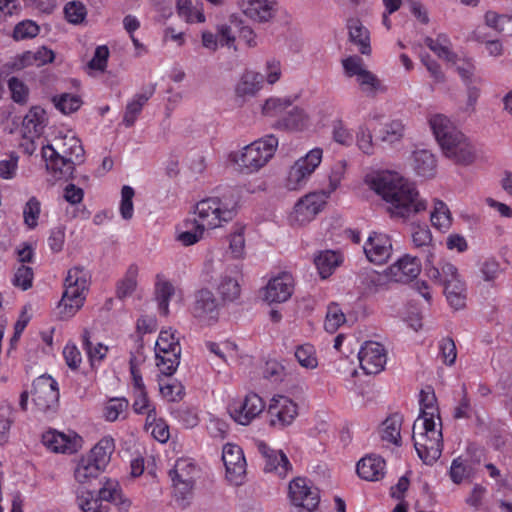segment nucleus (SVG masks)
Wrapping results in <instances>:
<instances>
[{
    "mask_svg": "<svg viewBox=\"0 0 512 512\" xmlns=\"http://www.w3.org/2000/svg\"><path fill=\"white\" fill-rule=\"evenodd\" d=\"M449 475L453 483L460 484L473 476V467L467 460L458 457L452 461Z\"/></svg>",
    "mask_w": 512,
    "mask_h": 512,
    "instance_id": "nucleus-59",
    "label": "nucleus"
},
{
    "mask_svg": "<svg viewBox=\"0 0 512 512\" xmlns=\"http://www.w3.org/2000/svg\"><path fill=\"white\" fill-rule=\"evenodd\" d=\"M152 93V91L147 93H137L127 102L123 115V124L126 127L134 125L144 105L152 96Z\"/></svg>",
    "mask_w": 512,
    "mask_h": 512,
    "instance_id": "nucleus-44",
    "label": "nucleus"
},
{
    "mask_svg": "<svg viewBox=\"0 0 512 512\" xmlns=\"http://www.w3.org/2000/svg\"><path fill=\"white\" fill-rule=\"evenodd\" d=\"M177 12L188 23H202L205 15L202 9L192 6L191 0H176Z\"/></svg>",
    "mask_w": 512,
    "mask_h": 512,
    "instance_id": "nucleus-58",
    "label": "nucleus"
},
{
    "mask_svg": "<svg viewBox=\"0 0 512 512\" xmlns=\"http://www.w3.org/2000/svg\"><path fill=\"white\" fill-rule=\"evenodd\" d=\"M258 451L265 458V470L273 472L279 477H285L292 469L287 456L281 450H274L268 447L263 441L256 443Z\"/></svg>",
    "mask_w": 512,
    "mask_h": 512,
    "instance_id": "nucleus-25",
    "label": "nucleus"
},
{
    "mask_svg": "<svg viewBox=\"0 0 512 512\" xmlns=\"http://www.w3.org/2000/svg\"><path fill=\"white\" fill-rule=\"evenodd\" d=\"M355 143L362 153L366 155H372L374 153L373 136L366 124H361L357 127Z\"/></svg>",
    "mask_w": 512,
    "mask_h": 512,
    "instance_id": "nucleus-60",
    "label": "nucleus"
},
{
    "mask_svg": "<svg viewBox=\"0 0 512 512\" xmlns=\"http://www.w3.org/2000/svg\"><path fill=\"white\" fill-rule=\"evenodd\" d=\"M412 243L416 248H423L427 251L426 262L431 263L434 259V247L432 245V234L427 226H414L412 229Z\"/></svg>",
    "mask_w": 512,
    "mask_h": 512,
    "instance_id": "nucleus-48",
    "label": "nucleus"
},
{
    "mask_svg": "<svg viewBox=\"0 0 512 512\" xmlns=\"http://www.w3.org/2000/svg\"><path fill=\"white\" fill-rule=\"evenodd\" d=\"M346 77L355 78L360 90L368 97H375L384 93L387 87L376 74L367 69L362 58L348 56L341 61Z\"/></svg>",
    "mask_w": 512,
    "mask_h": 512,
    "instance_id": "nucleus-9",
    "label": "nucleus"
},
{
    "mask_svg": "<svg viewBox=\"0 0 512 512\" xmlns=\"http://www.w3.org/2000/svg\"><path fill=\"white\" fill-rule=\"evenodd\" d=\"M430 221L433 227L438 230L446 231L452 224L451 213L447 205L440 201L435 200L433 210L430 215Z\"/></svg>",
    "mask_w": 512,
    "mask_h": 512,
    "instance_id": "nucleus-53",
    "label": "nucleus"
},
{
    "mask_svg": "<svg viewBox=\"0 0 512 512\" xmlns=\"http://www.w3.org/2000/svg\"><path fill=\"white\" fill-rule=\"evenodd\" d=\"M129 406V401L125 397L109 398L102 405V418L110 423L125 420Z\"/></svg>",
    "mask_w": 512,
    "mask_h": 512,
    "instance_id": "nucleus-33",
    "label": "nucleus"
},
{
    "mask_svg": "<svg viewBox=\"0 0 512 512\" xmlns=\"http://www.w3.org/2000/svg\"><path fill=\"white\" fill-rule=\"evenodd\" d=\"M205 229L194 219H185L176 230V240L183 246H192L204 237Z\"/></svg>",
    "mask_w": 512,
    "mask_h": 512,
    "instance_id": "nucleus-36",
    "label": "nucleus"
},
{
    "mask_svg": "<svg viewBox=\"0 0 512 512\" xmlns=\"http://www.w3.org/2000/svg\"><path fill=\"white\" fill-rule=\"evenodd\" d=\"M345 322V315L341 308L332 303L327 308L324 328L329 333H335L337 329Z\"/></svg>",
    "mask_w": 512,
    "mask_h": 512,
    "instance_id": "nucleus-64",
    "label": "nucleus"
},
{
    "mask_svg": "<svg viewBox=\"0 0 512 512\" xmlns=\"http://www.w3.org/2000/svg\"><path fill=\"white\" fill-rule=\"evenodd\" d=\"M425 44L440 59L447 63H456V54L452 51V45L449 37L445 34H439L436 38H426Z\"/></svg>",
    "mask_w": 512,
    "mask_h": 512,
    "instance_id": "nucleus-42",
    "label": "nucleus"
},
{
    "mask_svg": "<svg viewBox=\"0 0 512 512\" xmlns=\"http://www.w3.org/2000/svg\"><path fill=\"white\" fill-rule=\"evenodd\" d=\"M347 29L350 41L358 47L363 55L371 53L370 33L359 19L352 18L347 22Z\"/></svg>",
    "mask_w": 512,
    "mask_h": 512,
    "instance_id": "nucleus-31",
    "label": "nucleus"
},
{
    "mask_svg": "<svg viewBox=\"0 0 512 512\" xmlns=\"http://www.w3.org/2000/svg\"><path fill=\"white\" fill-rule=\"evenodd\" d=\"M98 496L102 502L106 501L119 505L122 512H126L130 507V501L123 498L120 485L116 480H106L100 488Z\"/></svg>",
    "mask_w": 512,
    "mask_h": 512,
    "instance_id": "nucleus-39",
    "label": "nucleus"
},
{
    "mask_svg": "<svg viewBox=\"0 0 512 512\" xmlns=\"http://www.w3.org/2000/svg\"><path fill=\"white\" fill-rule=\"evenodd\" d=\"M386 463L380 456L369 455L357 463L359 477L367 481H378L385 475Z\"/></svg>",
    "mask_w": 512,
    "mask_h": 512,
    "instance_id": "nucleus-30",
    "label": "nucleus"
},
{
    "mask_svg": "<svg viewBox=\"0 0 512 512\" xmlns=\"http://www.w3.org/2000/svg\"><path fill=\"white\" fill-rule=\"evenodd\" d=\"M411 166L417 176L430 179L436 175L437 160L435 155L426 149L413 152Z\"/></svg>",
    "mask_w": 512,
    "mask_h": 512,
    "instance_id": "nucleus-28",
    "label": "nucleus"
},
{
    "mask_svg": "<svg viewBox=\"0 0 512 512\" xmlns=\"http://www.w3.org/2000/svg\"><path fill=\"white\" fill-rule=\"evenodd\" d=\"M366 185L388 204L393 216L409 218L425 211L427 200L421 195L414 182L392 170H380L365 176Z\"/></svg>",
    "mask_w": 512,
    "mask_h": 512,
    "instance_id": "nucleus-1",
    "label": "nucleus"
},
{
    "mask_svg": "<svg viewBox=\"0 0 512 512\" xmlns=\"http://www.w3.org/2000/svg\"><path fill=\"white\" fill-rule=\"evenodd\" d=\"M308 122V115L304 109L293 107L287 115L282 117L277 126L288 130H302Z\"/></svg>",
    "mask_w": 512,
    "mask_h": 512,
    "instance_id": "nucleus-52",
    "label": "nucleus"
},
{
    "mask_svg": "<svg viewBox=\"0 0 512 512\" xmlns=\"http://www.w3.org/2000/svg\"><path fill=\"white\" fill-rule=\"evenodd\" d=\"M445 157L459 165H470L475 159V150L469 139L456 131L438 142Z\"/></svg>",
    "mask_w": 512,
    "mask_h": 512,
    "instance_id": "nucleus-13",
    "label": "nucleus"
},
{
    "mask_svg": "<svg viewBox=\"0 0 512 512\" xmlns=\"http://www.w3.org/2000/svg\"><path fill=\"white\" fill-rule=\"evenodd\" d=\"M426 269L428 276L444 287L448 282L462 279L457 267L448 261H441L438 265L427 263Z\"/></svg>",
    "mask_w": 512,
    "mask_h": 512,
    "instance_id": "nucleus-35",
    "label": "nucleus"
},
{
    "mask_svg": "<svg viewBox=\"0 0 512 512\" xmlns=\"http://www.w3.org/2000/svg\"><path fill=\"white\" fill-rule=\"evenodd\" d=\"M139 268L135 264H131L122 279L117 283L116 296L119 299H124L131 296L137 287V278Z\"/></svg>",
    "mask_w": 512,
    "mask_h": 512,
    "instance_id": "nucleus-51",
    "label": "nucleus"
},
{
    "mask_svg": "<svg viewBox=\"0 0 512 512\" xmlns=\"http://www.w3.org/2000/svg\"><path fill=\"white\" fill-rule=\"evenodd\" d=\"M485 25L498 33L512 35V15L487 11L484 15Z\"/></svg>",
    "mask_w": 512,
    "mask_h": 512,
    "instance_id": "nucleus-54",
    "label": "nucleus"
},
{
    "mask_svg": "<svg viewBox=\"0 0 512 512\" xmlns=\"http://www.w3.org/2000/svg\"><path fill=\"white\" fill-rule=\"evenodd\" d=\"M236 4L246 18L259 24L272 21L278 12L277 0H236Z\"/></svg>",
    "mask_w": 512,
    "mask_h": 512,
    "instance_id": "nucleus-20",
    "label": "nucleus"
},
{
    "mask_svg": "<svg viewBox=\"0 0 512 512\" xmlns=\"http://www.w3.org/2000/svg\"><path fill=\"white\" fill-rule=\"evenodd\" d=\"M82 346L92 366L101 363L109 351L108 346L92 339L91 332L88 329L83 330Z\"/></svg>",
    "mask_w": 512,
    "mask_h": 512,
    "instance_id": "nucleus-43",
    "label": "nucleus"
},
{
    "mask_svg": "<svg viewBox=\"0 0 512 512\" xmlns=\"http://www.w3.org/2000/svg\"><path fill=\"white\" fill-rule=\"evenodd\" d=\"M402 422L403 417L398 413L387 417L379 428V435L382 441L399 446L401 444Z\"/></svg>",
    "mask_w": 512,
    "mask_h": 512,
    "instance_id": "nucleus-37",
    "label": "nucleus"
},
{
    "mask_svg": "<svg viewBox=\"0 0 512 512\" xmlns=\"http://www.w3.org/2000/svg\"><path fill=\"white\" fill-rule=\"evenodd\" d=\"M360 366L366 374L381 372L387 362V353L382 344L375 341L365 342L359 353Z\"/></svg>",
    "mask_w": 512,
    "mask_h": 512,
    "instance_id": "nucleus-23",
    "label": "nucleus"
},
{
    "mask_svg": "<svg viewBox=\"0 0 512 512\" xmlns=\"http://www.w3.org/2000/svg\"><path fill=\"white\" fill-rule=\"evenodd\" d=\"M42 444L53 453L74 454L83 445L82 438L74 431L48 430L42 435Z\"/></svg>",
    "mask_w": 512,
    "mask_h": 512,
    "instance_id": "nucleus-18",
    "label": "nucleus"
},
{
    "mask_svg": "<svg viewBox=\"0 0 512 512\" xmlns=\"http://www.w3.org/2000/svg\"><path fill=\"white\" fill-rule=\"evenodd\" d=\"M294 355L302 368L314 370L318 367V357L313 345L309 343L298 345L295 348Z\"/></svg>",
    "mask_w": 512,
    "mask_h": 512,
    "instance_id": "nucleus-55",
    "label": "nucleus"
},
{
    "mask_svg": "<svg viewBox=\"0 0 512 512\" xmlns=\"http://www.w3.org/2000/svg\"><path fill=\"white\" fill-rule=\"evenodd\" d=\"M197 472L196 463L188 457L179 458L169 472L174 488V496L182 506L186 505V501L191 496Z\"/></svg>",
    "mask_w": 512,
    "mask_h": 512,
    "instance_id": "nucleus-10",
    "label": "nucleus"
},
{
    "mask_svg": "<svg viewBox=\"0 0 512 512\" xmlns=\"http://www.w3.org/2000/svg\"><path fill=\"white\" fill-rule=\"evenodd\" d=\"M331 135L334 142L345 147H350L354 142L352 130L341 118L332 121Z\"/></svg>",
    "mask_w": 512,
    "mask_h": 512,
    "instance_id": "nucleus-56",
    "label": "nucleus"
},
{
    "mask_svg": "<svg viewBox=\"0 0 512 512\" xmlns=\"http://www.w3.org/2000/svg\"><path fill=\"white\" fill-rule=\"evenodd\" d=\"M418 418L441 419L436 406L434 393L421 391L420 394V415Z\"/></svg>",
    "mask_w": 512,
    "mask_h": 512,
    "instance_id": "nucleus-61",
    "label": "nucleus"
},
{
    "mask_svg": "<svg viewBox=\"0 0 512 512\" xmlns=\"http://www.w3.org/2000/svg\"><path fill=\"white\" fill-rule=\"evenodd\" d=\"M367 260L376 265H382L392 255L393 245L389 235L382 232H371L363 245Z\"/></svg>",
    "mask_w": 512,
    "mask_h": 512,
    "instance_id": "nucleus-21",
    "label": "nucleus"
},
{
    "mask_svg": "<svg viewBox=\"0 0 512 512\" xmlns=\"http://www.w3.org/2000/svg\"><path fill=\"white\" fill-rule=\"evenodd\" d=\"M46 125L47 115L45 110L40 106L31 107L22 122L23 137L33 141L43 133Z\"/></svg>",
    "mask_w": 512,
    "mask_h": 512,
    "instance_id": "nucleus-27",
    "label": "nucleus"
},
{
    "mask_svg": "<svg viewBox=\"0 0 512 512\" xmlns=\"http://www.w3.org/2000/svg\"><path fill=\"white\" fill-rule=\"evenodd\" d=\"M278 145V138L269 134L232 151L228 159L240 173L253 174L270 162L277 151Z\"/></svg>",
    "mask_w": 512,
    "mask_h": 512,
    "instance_id": "nucleus-3",
    "label": "nucleus"
},
{
    "mask_svg": "<svg viewBox=\"0 0 512 512\" xmlns=\"http://www.w3.org/2000/svg\"><path fill=\"white\" fill-rule=\"evenodd\" d=\"M265 409L263 399L256 393H248L245 397L233 400L228 411L231 418L240 425H248Z\"/></svg>",
    "mask_w": 512,
    "mask_h": 512,
    "instance_id": "nucleus-16",
    "label": "nucleus"
},
{
    "mask_svg": "<svg viewBox=\"0 0 512 512\" xmlns=\"http://www.w3.org/2000/svg\"><path fill=\"white\" fill-rule=\"evenodd\" d=\"M89 273L83 268L74 267L68 271L65 290L57 306L61 319H69L83 306L89 285Z\"/></svg>",
    "mask_w": 512,
    "mask_h": 512,
    "instance_id": "nucleus-6",
    "label": "nucleus"
},
{
    "mask_svg": "<svg viewBox=\"0 0 512 512\" xmlns=\"http://www.w3.org/2000/svg\"><path fill=\"white\" fill-rule=\"evenodd\" d=\"M413 441L419 458L425 464L436 462L443 448L441 419L417 418L413 425Z\"/></svg>",
    "mask_w": 512,
    "mask_h": 512,
    "instance_id": "nucleus-4",
    "label": "nucleus"
},
{
    "mask_svg": "<svg viewBox=\"0 0 512 512\" xmlns=\"http://www.w3.org/2000/svg\"><path fill=\"white\" fill-rule=\"evenodd\" d=\"M174 285L161 275H157L155 282V300L161 314L168 315L169 302L175 295Z\"/></svg>",
    "mask_w": 512,
    "mask_h": 512,
    "instance_id": "nucleus-40",
    "label": "nucleus"
},
{
    "mask_svg": "<svg viewBox=\"0 0 512 512\" xmlns=\"http://www.w3.org/2000/svg\"><path fill=\"white\" fill-rule=\"evenodd\" d=\"M222 460L226 468L227 479L234 485H240L246 472V461L242 449L231 443L224 445Z\"/></svg>",
    "mask_w": 512,
    "mask_h": 512,
    "instance_id": "nucleus-22",
    "label": "nucleus"
},
{
    "mask_svg": "<svg viewBox=\"0 0 512 512\" xmlns=\"http://www.w3.org/2000/svg\"><path fill=\"white\" fill-rule=\"evenodd\" d=\"M344 257L338 251H321L314 259L320 276L325 279L331 276L336 268L343 263Z\"/></svg>",
    "mask_w": 512,
    "mask_h": 512,
    "instance_id": "nucleus-38",
    "label": "nucleus"
},
{
    "mask_svg": "<svg viewBox=\"0 0 512 512\" xmlns=\"http://www.w3.org/2000/svg\"><path fill=\"white\" fill-rule=\"evenodd\" d=\"M288 500L296 512H314L320 502V493L309 479L296 477L289 483Z\"/></svg>",
    "mask_w": 512,
    "mask_h": 512,
    "instance_id": "nucleus-12",
    "label": "nucleus"
},
{
    "mask_svg": "<svg viewBox=\"0 0 512 512\" xmlns=\"http://www.w3.org/2000/svg\"><path fill=\"white\" fill-rule=\"evenodd\" d=\"M269 422L274 427H285L293 423L299 413L298 404L288 396L274 395L268 404Z\"/></svg>",
    "mask_w": 512,
    "mask_h": 512,
    "instance_id": "nucleus-17",
    "label": "nucleus"
},
{
    "mask_svg": "<svg viewBox=\"0 0 512 512\" xmlns=\"http://www.w3.org/2000/svg\"><path fill=\"white\" fill-rule=\"evenodd\" d=\"M262 87V74L252 70H247L239 78L235 86V93L239 97H253L262 89Z\"/></svg>",
    "mask_w": 512,
    "mask_h": 512,
    "instance_id": "nucleus-32",
    "label": "nucleus"
},
{
    "mask_svg": "<svg viewBox=\"0 0 512 512\" xmlns=\"http://www.w3.org/2000/svg\"><path fill=\"white\" fill-rule=\"evenodd\" d=\"M221 275L219 283L217 284V291L223 301H235L240 296V285L236 275L238 274L237 267H223L222 263L218 264Z\"/></svg>",
    "mask_w": 512,
    "mask_h": 512,
    "instance_id": "nucleus-26",
    "label": "nucleus"
},
{
    "mask_svg": "<svg viewBox=\"0 0 512 512\" xmlns=\"http://www.w3.org/2000/svg\"><path fill=\"white\" fill-rule=\"evenodd\" d=\"M95 462H93L86 454L80 456L73 468V477L76 483L81 486L89 485L98 478L103 472Z\"/></svg>",
    "mask_w": 512,
    "mask_h": 512,
    "instance_id": "nucleus-29",
    "label": "nucleus"
},
{
    "mask_svg": "<svg viewBox=\"0 0 512 512\" xmlns=\"http://www.w3.org/2000/svg\"><path fill=\"white\" fill-rule=\"evenodd\" d=\"M444 293L449 305L452 308L459 310L465 307L467 288L463 279L448 282V284L444 287Z\"/></svg>",
    "mask_w": 512,
    "mask_h": 512,
    "instance_id": "nucleus-46",
    "label": "nucleus"
},
{
    "mask_svg": "<svg viewBox=\"0 0 512 512\" xmlns=\"http://www.w3.org/2000/svg\"><path fill=\"white\" fill-rule=\"evenodd\" d=\"M294 278L288 272H281L269 279L262 289V299L268 304H278L288 301L294 292Z\"/></svg>",
    "mask_w": 512,
    "mask_h": 512,
    "instance_id": "nucleus-19",
    "label": "nucleus"
},
{
    "mask_svg": "<svg viewBox=\"0 0 512 512\" xmlns=\"http://www.w3.org/2000/svg\"><path fill=\"white\" fill-rule=\"evenodd\" d=\"M144 430L149 432L151 436L160 443H166L170 439V430L166 421L155 414V419L150 423L145 419Z\"/></svg>",
    "mask_w": 512,
    "mask_h": 512,
    "instance_id": "nucleus-57",
    "label": "nucleus"
},
{
    "mask_svg": "<svg viewBox=\"0 0 512 512\" xmlns=\"http://www.w3.org/2000/svg\"><path fill=\"white\" fill-rule=\"evenodd\" d=\"M388 279L407 283L415 279L421 272V263L417 257L404 255L386 269Z\"/></svg>",
    "mask_w": 512,
    "mask_h": 512,
    "instance_id": "nucleus-24",
    "label": "nucleus"
},
{
    "mask_svg": "<svg viewBox=\"0 0 512 512\" xmlns=\"http://www.w3.org/2000/svg\"><path fill=\"white\" fill-rule=\"evenodd\" d=\"M449 64L455 67L463 83L478 81V79H480L475 74L476 67L473 60L470 58L461 59L456 55V63Z\"/></svg>",
    "mask_w": 512,
    "mask_h": 512,
    "instance_id": "nucleus-63",
    "label": "nucleus"
},
{
    "mask_svg": "<svg viewBox=\"0 0 512 512\" xmlns=\"http://www.w3.org/2000/svg\"><path fill=\"white\" fill-rule=\"evenodd\" d=\"M53 102L57 109L63 114H70L77 111L81 105L82 100L76 94L64 93L53 98Z\"/></svg>",
    "mask_w": 512,
    "mask_h": 512,
    "instance_id": "nucleus-62",
    "label": "nucleus"
},
{
    "mask_svg": "<svg viewBox=\"0 0 512 512\" xmlns=\"http://www.w3.org/2000/svg\"><path fill=\"white\" fill-rule=\"evenodd\" d=\"M59 396L58 382L50 375H41L34 380L32 401L39 411L54 410Z\"/></svg>",
    "mask_w": 512,
    "mask_h": 512,
    "instance_id": "nucleus-14",
    "label": "nucleus"
},
{
    "mask_svg": "<svg viewBox=\"0 0 512 512\" xmlns=\"http://www.w3.org/2000/svg\"><path fill=\"white\" fill-rule=\"evenodd\" d=\"M428 124L437 143L459 130L448 116L441 113L430 114Z\"/></svg>",
    "mask_w": 512,
    "mask_h": 512,
    "instance_id": "nucleus-41",
    "label": "nucleus"
},
{
    "mask_svg": "<svg viewBox=\"0 0 512 512\" xmlns=\"http://www.w3.org/2000/svg\"><path fill=\"white\" fill-rule=\"evenodd\" d=\"M132 410L137 415H145L149 423L155 419L157 414L156 405L149 399L147 391L132 392Z\"/></svg>",
    "mask_w": 512,
    "mask_h": 512,
    "instance_id": "nucleus-50",
    "label": "nucleus"
},
{
    "mask_svg": "<svg viewBox=\"0 0 512 512\" xmlns=\"http://www.w3.org/2000/svg\"><path fill=\"white\" fill-rule=\"evenodd\" d=\"M115 450L114 439L110 436L101 438L86 455L102 470L108 466Z\"/></svg>",
    "mask_w": 512,
    "mask_h": 512,
    "instance_id": "nucleus-34",
    "label": "nucleus"
},
{
    "mask_svg": "<svg viewBox=\"0 0 512 512\" xmlns=\"http://www.w3.org/2000/svg\"><path fill=\"white\" fill-rule=\"evenodd\" d=\"M238 210V203L233 198L209 197L197 202L193 218L205 230L223 227L233 220Z\"/></svg>",
    "mask_w": 512,
    "mask_h": 512,
    "instance_id": "nucleus-5",
    "label": "nucleus"
},
{
    "mask_svg": "<svg viewBox=\"0 0 512 512\" xmlns=\"http://www.w3.org/2000/svg\"><path fill=\"white\" fill-rule=\"evenodd\" d=\"M323 160V149L314 147L288 168L283 184L288 191L303 189Z\"/></svg>",
    "mask_w": 512,
    "mask_h": 512,
    "instance_id": "nucleus-7",
    "label": "nucleus"
},
{
    "mask_svg": "<svg viewBox=\"0 0 512 512\" xmlns=\"http://www.w3.org/2000/svg\"><path fill=\"white\" fill-rule=\"evenodd\" d=\"M205 348L209 352L211 364L220 366L221 364L228 363V358L233 356L236 346L230 342L216 343L207 341Z\"/></svg>",
    "mask_w": 512,
    "mask_h": 512,
    "instance_id": "nucleus-45",
    "label": "nucleus"
},
{
    "mask_svg": "<svg viewBox=\"0 0 512 512\" xmlns=\"http://www.w3.org/2000/svg\"><path fill=\"white\" fill-rule=\"evenodd\" d=\"M219 303L208 289H200L195 292L191 313L202 326H211L219 319Z\"/></svg>",
    "mask_w": 512,
    "mask_h": 512,
    "instance_id": "nucleus-15",
    "label": "nucleus"
},
{
    "mask_svg": "<svg viewBox=\"0 0 512 512\" xmlns=\"http://www.w3.org/2000/svg\"><path fill=\"white\" fill-rule=\"evenodd\" d=\"M42 157L55 179L72 176L75 165L84 162L85 152L80 139L72 130L59 131L52 143L42 147Z\"/></svg>",
    "mask_w": 512,
    "mask_h": 512,
    "instance_id": "nucleus-2",
    "label": "nucleus"
},
{
    "mask_svg": "<svg viewBox=\"0 0 512 512\" xmlns=\"http://www.w3.org/2000/svg\"><path fill=\"white\" fill-rule=\"evenodd\" d=\"M76 503L82 512H107V505L103 504L99 496L93 492L79 488L76 490Z\"/></svg>",
    "mask_w": 512,
    "mask_h": 512,
    "instance_id": "nucleus-49",
    "label": "nucleus"
},
{
    "mask_svg": "<svg viewBox=\"0 0 512 512\" xmlns=\"http://www.w3.org/2000/svg\"><path fill=\"white\" fill-rule=\"evenodd\" d=\"M329 199V193L314 191L302 196L294 205L288 220L292 226H305L315 219L324 209Z\"/></svg>",
    "mask_w": 512,
    "mask_h": 512,
    "instance_id": "nucleus-11",
    "label": "nucleus"
},
{
    "mask_svg": "<svg viewBox=\"0 0 512 512\" xmlns=\"http://www.w3.org/2000/svg\"><path fill=\"white\" fill-rule=\"evenodd\" d=\"M156 365L166 376L172 375L180 364L179 337L172 328L161 330L155 345Z\"/></svg>",
    "mask_w": 512,
    "mask_h": 512,
    "instance_id": "nucleus-8",
    "label": "nucleus"
},
{
    "mask_svg": "<svg viewBox=\"0 0 512 512\" xmlns=\"http://www.w3.org/2000/svg\"><path fill=\"white\" fill-rule=\"evenodd\" d=\"M295 100L296 97L293 96L269 97L262 105V114L269 118L279 117L292 106Z\"/></svg>",
    "mask_w": 512,
    "mask_h": 512,
    "instance_id": "nucleus-47",
    "label": "nucleus"
}]
</instances>
